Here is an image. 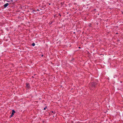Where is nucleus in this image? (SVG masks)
I'll return each instance as SVG.
<instances>
[{
  "label": "nucleus",
  "instance_id": "nucleus-1",
  "mask_svg": "<svg viewBox=\"0 0 123 123\" xmlns=\"http://www.w3.org/2000/svg\"><path fill=\"white\" fill-rule=\"evenodd\" d=\"M9 5V4L8 3H7L6 4H5L4 5V7H7L8 5Z\"/></svg>",
  "mask_w": 123,
  "mask_h": 123
},
{
  "label": "nucleus",
  "instance_id": "nucleus-2",
  "mask_svg": "<svg viewBox=\"0 0 123 123\" xmlns=\"http://www.w3.org/2000/svg\"><path fill=\"white\" fill-rule=\"evenodd\" d=\"M29 84L28 83L26 84V87L28 88H29Z\"/></svg>",
  "mask_w": 123,
  "mask_h": 123
},
{
  "label": "nucleus",
  "instance_id": "nucleus-3",
  "mask_svg": "<svg viewBox=\"0 0 123 123\" xmlns=\"http://www.w3.org/2000/svg\"><path fill=\"white\" fill-rule=\"evenodd\" d=\"M15 112L14 111V110H13L12 111V114L13 115L14 114V113Z\"/></svg>",
  "mask_w": 123,
  "mask_h": 123
},
{
  "label": "nucleus",
  "instance_id": "nucleus-4",
  "mask_svg": "<svg viewBox=\"0 0 123 123\" xmlns=\"http://www.w3.org/2000/svg\"><path fill=\"white\" fill-rule=\"evenodd\" d=\"M35 43H33L32 44V45L33 46H34L35 45Z\"/></svg>",
  "mask_w": 123,
  "mask_h": 123
},
{
  "label": "nucleus",
  "instance_id": "nucleus-5",
  "mask_svg": "<svg viewBox=\"0 0 123 123\" xmlns=\"http://www.w3.org/2000/svg\"><path fill=\"white\" fill-rule=\"evenodd\" d=\"M47 108V107H45V108H44V110H45L46 109V108Z\"/></svg>",
  "mask_w": 123,
  "mask_h": 123
},
{
  "label": "nucleus",
  "instance_id": "nucleus-6",
  "mask_svg": "<svg viewBox=\"0 0 123 123\" xmlns=\"http://www.w3.org/2000/svg\"><path fill=\"white\" fill-rule=\"evenodd\" d=\"M13 115L12 114L10 116L11 117H12L13 116Z\"/></svg>",
  "mask_w": 123,
  "mask_h": 123
},
{
  "label": "nucleus",
  "instance_id": "nucleus-7",
  "mask_svg": "<svg viewBox=\"0 0 123 123\" xmlns=\"http://www.w3.org/2000/svg\"><path fill=\"white\" fill-rule=\"evenodd\" d=\"M43 55H42V57H43Z\"/></svg>",
  "mask_w": 123,
  "mask_h": 123
},
{
  "label": "nucleus",
  "instance_id": "nucleus-8",
  "mask_svg": "<svg viewBox=\"0 0 123 123\" xmlns=\"http://www.w3.org/2000/svg\"><path fill=\"white\" fill-rule=\"evenodd\" d=\"M79 48H80V47H79Z\"/></svg>",
  "mask_w": 123,
  "mask_h": 123
}]
</instances>
